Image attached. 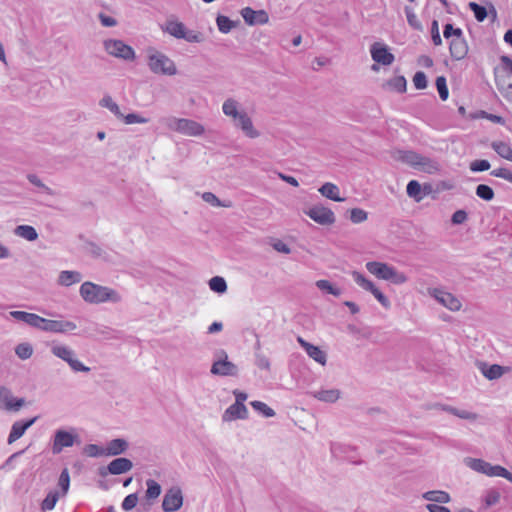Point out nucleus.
<instances>
[{
    "label": "nucleus",
    "mask_w": 512,
    "mask_h": 512,
    "mask_svg": "<svg viewBox=\"0 0 512 512\" xmlns=\"http://www.w3.org/2000/svg\"><path fill=\"white\" fill-rule=\"evenodd\" d=\"M167 126L170 129L187 136H201L205 132L202 124L185 118L170 117L167 120Z\"/></svg>",
    "instance_id": "nucleus-1"
},
{
    "label": "nucleus",
    "mask_w": 512,
    "mask_h": 512,
    "mask_svg": "<svg viewBox=\"0 0 512 512\" xmlns=\"http://www.w3.org/2000/svg\"><path fill=\"white\" fill-rule=\"evenodd\" d=\"M106 52L116 58L133 61L135 59L134 49L125 44L122 40L108 39L103 42Z\"/></svg>",
    "instance_id": "nucleus-2"
},
{
    "label": "nucleus",
    "mask_w": 512,
    "mask_h": 512,
    "mask_svg": "<svg viewBox=\"0 0 512 512\" xmlns=\"http://www.w3.org/2000/svg\"><path fill=\"white\" fill-rule=\"evenodd\" d=\"M148 66L156 74L175 75L177 73L174 62L162 53L149 56Z\"/></svg>",
    "instance_id": "nucleus-3"
},
{
    "label": "nucleus",
    "mask_w": 512,
    "mask_h": 512,
    "mask_svg": "<svg viewBox=\"0 0 512 512\" xmlns=\"http://www.w3.org/2000/svg\"><path fill=\"white\" fill-rule=\"evenodd\" d=\"M133 468V462L125 457H118L113 459L107 466L100 467L98 474L101 477L107 475H121L129 472Z\"/></svg>",
    "instance_id": "nucleus-4"
},
{
    "label": "nucleus",
    "mask_w": 512,
    "mask_h": 512,
    "mask_svg": "<svg viewBox=\"0 0 512 512\" xmlns=\"http://www.w3.org/2000/svg\"><path fill=\"white\" fill-rule=\"evenodd\" d=\"M51 352L58 358L64 360L69 364V366L76 372H88L90 371L89 367H86L77 359H74V352L67 346L64 345H54L51 348Z\"/></svg>",
    "instance_id": "nucleus-5"
},
{
    "label": "nucleus",
    "mask_w": 512,
    "mask_h": 512,
    "mask_svg": "<svg viewBox=\"0 0 512 512\" xmlns=\"http://www.w3.org/2000/svg\"><path fill=\"white\" fill-rule=\"evenodd\" d=\"M304 212L313 221L323 226L332 225L336 221L334 212L330 208L322 205H315Z\"/></svg>",
    "instance_id": "nucleus-6"
},
{
    "label": "nucleus",
    "mask_w": 512,
    "mask_h": 512,
    "mask_svg": "<svg viewBox=\"0 0 512 512\" xmlns=\"http://www.w3.org/2000/svg\"><path fill=\"white\" fill-rule=\"evenodd\" d=\"M183 505V494L179 487H171L166 491L163 501L162 509L165 512H175L179 510Z\"/></svg>",
    "instance_id": "nucleus-7"
},
{
    "label": "nucleus",
    "mask_w": 512,
    "mask_h": 512,
    "mask_svg": "<svg viewBox=\"0 0 512 512\" xmlns=\"http://www.w3.org/2000/svg\"><path fill=\"white\" fill-rule=\"evenodd\" d=\"M129 448V443L124 438H115L107 442L105 446H98V456L113 457L124 454Z\"/></svg>",
    "instance_id": "nucleus-8"
},
{
    "label": "nucleus",
    "mask_w": 512,
    "mask_h": 512,
    "mask_svg": "<svg viewBox=\"0 0 512 512\" xmlns=\"http://www.w3.org/2000/svg\"><path fill=\"white\" fill-rule=\"evenodd\" d=\"M37 329L47 332L65 333L75 330L76 324L71 321L50 320L40 316L39 326Z\"/></svg>",
    "instance_id": "nucleus-9"
},
{
    "label": "nucleus",
    "mask_w": 512,
    "mask_h": 512,
    "mask_svg": "<svg viewBox=\"0 0 512 512\" xmlns=\"http://www.w3.org/2000/svg\"><path fill=\"white\" fill-rule=\"evenodd\" d=\"M370 53L374 62L384 66L391 65L395 60V56L390 52L387 45L379 42L371 45Z\"/></svg>",
    "instance_id": "nucleus-10"
},
{
    "label": "nucleus",
    "mask_w": 512,
    "mask_h": 512,
    "mask_svg": "<svg viewBox=\"0 0 512 512\" xmlns=\"http://www.w3.org/2000/svg\"><path fill=\"white\" fill-rule=\"evenodd\" d=\"M77 436L71 432L59 429L55 432L52 452L53 454H59L64 448L72 447L75 443Z\"/></svg>",
    "instance_id": "nucleus-11"
},
{
    "label": "nucleus",
    "mask_w": 512,
    "mask_h": 512,
    "mask_svg": "<svg viewBox=\"0 0 512 512\" xmlns=\"http://www.w3.org/2000/svg\"><path fill=\"white\" fill-rule=\"evenodd\" d=\"M430 295L451 311H458L461 308V302L449 292L434 288L430 291Z\"/></svg>",
    "instance_id": "nucleus-12"
},
{
    "label": "nucleus",
    "mask_w": 512,
    "mask_h": 512,
    "mask_svg": "<svg viewBox=\"0 0 512 512\" xmlns=\"http://www.w3.org/2000/svg\"><path fill=\"white\" fill-rule=\"evenodd\" d=\"M241 16L249 26L263 25L269 21V15L265 10H254L251 7L243 8Z\"/></svg>",
    "instance_id": "nucleus-13"
},
{
    "label": "nucleus",
    "mask_w": 512,
    "mask_h": 512,
    "mask_svg": "<svg viewBox=\"0 0 512 512\" xmlns=\"http://www.w3.org/2000/svg\"><path fill=\"white\" fill-rule=\"evenodd\" d=\"M234 125L240 128L248 138L254 139L260 136L259 131L253 126L252 119L245 111H241L239 116L234 119Z\"/></svg>",
    "instance_id": "nucleus-14"
},
{
    "label": "nucleus",
    "mask_w": 512,
    "mask_h": 512,
    "mask_svg": "<svg viewBox=\"0 0 512 512\" xmlns=\"http://www.w3.org/2000/svg\"><path fill=\"white\" fill-rule=\"evenodd\" d=\"M210 372L218 376H237L238 367L228 359H216L211 366Z\"/></svg>",
    "instance_id": "nucleus-15"
},
{
    "label": "nucleus",
    "mask_w": 512,
    "mask_h": 512,
    "mask_svg": "<svg viewBox=\"0 0 512 512\" xmlns=\"http://www.w3.org/2000/svg\"><path fill=\"white\" fill-rule=\"evenodd\" d=\"M449 51L452 59L456 61L464 59L468 53V44L464 36L453 38L449 44Z\"/></svg>",
    "instance_id": "nucleus-16"
},
{
    "label": "nucleus",
    "mask_w": 512,
    "mask_h": 512,
    "mask_svg": "<svg viewBox=\"0 0 512 512\" xmlns=\"http://www.w3.org/2000/svg\"><path fill=\"white\" fill-rule=\"evenodd\" d=\"M248 410L245 404L234 403L230 405L223 413L222 419L225 422L233 421L236 419H247Z\"/></svg>",
    "instance_id": "nucleus-17"
},
{
    "label": "nucleus",
    "mask_w": 512,
    "mask_h": 512,
    "mask_svg": "<svg viewBox=\"0 0 512 512\" xmlns=\"http://www.w3.org/2000/svg\"><path fill=\"white\" fill-rule=\"evenodd\" d=\"M393 266L378 261H370L366 263V269L379 279L389 280V275L392 271Z\"/></svg>",
    "instance_id": "nucleus-18"
},
{
    "label": "nucleus",
    "mask_w": 512,
    "mask_h": 512,
    "mask_svg": "<svg viewBox=\"0 0 512 512\" xmlns=\"http://www.w3.org/2000/svg\"><path fill=\"white\" fill-rule=\"evenodd\" d=\"M36 419L37 418L34 417V418H31L26 421L14 422L11 427L10 434L8 436V443L12 444L16 440H18L20 437H22L24 435V433L26 432V430L35 423Z\"/></svg>",
    "instance_id": "nucleus-19"
},
{
    "label": "nucleus",
    "mask_w": 512,
    "mask_h": 512,
    "mask_svg": "<svg viewBox=\"0 0 512 512\" xmlns=\"http://www.w3.org/2000/svg\"><path fill=\"white\" fill-rule=\"evenodd\" d=\"M508 370V367H504L499 364L488 365L485 362L480 363L481 373L483 374L484 377H486L489 380L499 379Z\"/></svg>",
    "instance_id": "nucleus-20"
},
{
    "label": "nucleus",
    "mask_w": 512,
    "mask_h": 512,
    "mask_svg": "<svg viewBox=\"0 0 512 512\" xmlns=\"http://www.w3.org/2000/svg\"><path fill=\"white\" fill-rule=\"evenodd\" d=\"M431 408H434V409H440V410H443V411H446L454 416H457L461 419H465V420H476L477 419V414L476 413H473V412H470V411H467V410H460V409H457L455 407H452L450 405H445V404H440V403H436L434 404L433 406H431Z\"/></svg>",
    "instance_id": "nucleus-21"
},
{
    "label": "nucleus",
    "mask_w": 512,
    "mask_h": 512,
    "mask_svg": "<svg viewBox=\"0 0 512 512\" xmlns=\"http://www.w3.org/2000/svg\"><path fill=\"white\" fill-rule=\"evenodd\" d=\"M9 316L31 327L37 328L39 326L40 316L37 314L25 311H11Z\"/></svg>",
    "instance_id": "nucleus-22"
},
{
    "label": "nucleus",
    "mask_w": 512,
    "mask_h": 512,
    "mask_svg": "<svg viewBox=\"0 0 512 512\" xmlns=\"http://www.w3.org/2000/svg\"><path fill=\"white\" fill-rule=\"evenodd\" d=\"M121 301L120 294L109 287L98 285V303L111 302L118 303Z\"/></svg>",
    "instance_id": "nucleus-23"
},
{
    "label": "nucleus",
    "mask_w": 512,
    "mask_h": 512,
    "mask_svg": "<svg viewBox=\"0 0 512 512\" xmlns=\"http://www.w3.org/2000/svg\"><path fill=\"white\" fill-rule=\"evenodd\" d=\"M466 464L472 470L482 473L487 476H491V470L493 465L483 459L467 458Z\"/></svg>",
    "instance_id": "nucleus-24"
},
{
    "label": "nucleus",
    "mask_w": 512,
    "mask_h": 512,
    "mask_svg": "<svg viewBox=\"0 0 512 512\" xmlns=\"http://www.w3.org/2000/svg\"><path fill=\"white\" fill-rule=\"evenodd\" d=\"M81 280L82 275L80 272L65 270L60 272L57 282L61 286L69 287L73 284L79 283Z\"/></svg>",
    "instance_id": "nucleus-25"
},
{
    "label": "nucleus",
    "mask_w": 512,
    "mask_h": 512,
    "mask_svg": "<svg viewBox=\"0 0 512 512\" xmlns=\"http://www.w3.org/2000/svg\"><path fill=\"white\" fill-rule=\"evenodd\" d=\"M422 156L423 155L413 150H399L397 159L416 169L419 161H421Z\"/></svg>",
    "instance_id": "nucleus-26"
},
{
    "label": "nucleus",
    "mask_w": 512,
    "mask_h": 512,
    "mask_svg": "<svg viewBox=\"0 0 512 512\" xmlns=\"http://www.w3.org/2000/svg\"><path fill=\"white\" fill-rule=\"evenodd\" d=\"M422 498L427 501L434 502V504H436V503L446 504L451 501L450 494L448 492L442 491V490L427 491L422 494Z\"/></svg>",
    "instance_id": "nucleus-27"
},
{
    "label": "nucleus",
    "mask_w": 512,
    "mask_h": 512,
    "mask_svg": "<svg viewBox=\"0 0 512 512\" xmlns=\"http://www.w3.org/2000/svg\"><path fill=\"white\" fill-rule=\"evenodd\" d=\"M319 192L321 193L322 196H324L330 200L336 201V202H342L345 200L344 198L339 196L338 186L331 182L324 183L319 188Z\"/></svg>",
    "instance_id": "nucleus-28"
},
{
    "label": "nucleus",
    "mask_w": 512,
    "mask_h": 512,
    "mask_svg": "<svg viewBox=\"0 0 512 512\" xmlns=\"http://www.w3.org/2000/svg\"><path fill=\"white\" fill-rule=\"evenodd\" d=\"M14 234L28 241H35L38 239V233L36 229L30 225H18L14 229Z\"/></svg>",
    "instance_id": "nucleus-29"
},
{
    "label": "nucleus",
    "mask_w": 512,
    "mask_h": 512,
    "mask_svg": "<svg viewBox=\"0 0 512 512\" xmlns=\"http://www.w3.org/2000/svg\"><path fill=\"white\" fill-rule=\"evenodd\" d=\"M164 30L173 37L182 39L185 37L186 26L179 21H167Z\"/></svg>",
    "instance_id": "nucleus-30"
},
{
    "label": "nucleus",
    "mask_w": 512,
    "mask_h": 512,
    "mask_svg": "<svg viewBox=\"0 0 512 512\" xmlns=\"http://www.w3.org/2000/svg\"><path fill=\"white\" fill-rule=\"evenodd\" d=\"M416 169L428 174H434L439 171L440 167L437 161L429 157L422 156L421 161H419Z\"/></svg>",
    "instance_id": "nucleus-31"
},
{
    "label": "nucleus",
    "mask_w": 512,
    "mask_h": 512,
    "mask_svg": "<svg viewBox=\"0 0 512 512\" xmlns=\"http://www.w3.org/2000/svg\"><path fill=\"white\" fill-rule=\"evenodd\" d=\"M313 396L323 402L334 403L340 397V391L338 389L320 390L313 393Z\"/></svg>",
    "instance_id": "nucleus-32"
},
{
    "label": "nucleus",
    "mask_w": 512,
    "mask_h": 512,
    "mask_svg": "<svg viewBox=\"0 0 512 512\" xmlns=\"http://www.w3.org/2000/svg\"><path fill=\"white\" fill-rule=\"evenodd\" d=\"M491 147L500 157L512 162V148L509 144L503 141H494Z\"/></svg>",
    "instance_id": "nucleus-33"
},
{
    "label": "nucleus",
    "mask_w": 512,
    "mask_h": 512,
    "mask_svg": "<svg viewBox=\"0 0 512 512\" xmlns=\"http://www.w3.org/2000/svg\"><path fill=\"white\" fill-rule=\"evenodd\" d=\"M80 295L85 301L96 302V285L92 282H84L80 287Z\"/></svg>",
    "instance_id": "nucleus-34"
},
{
    "label": "nucleus",
    "mask_w": 512,
    "mask_h": 512,
    "mask_svg": "<svg viewBox=\"0 0 512 512\" xmlns=\"http://www.w3.org/2000/svg\"><path fill=\"white\" fill-rule=\"evenodd\" d=\"M406 193L410 198H413L416 202H420L423 199L422 185L417 180H411L408 182L406 187Z\"/></svg>",
    "instance_id": "nucleus-35"
},
{
    "label": "nucleus",
    "mask_w": 512,
    "mask_h": 512,
    "mask_svg": "<svg viewBox=\"0 0 512 512\" xmlns=\"http://www.w3.org/2000/svg\"><path fill=\"white\" fill-rule=\"evenodd\" d=\"M310 358L321 365H325L327 361V355L324 351H322L318 346L311 344L305 350Z\"/></svg>",
    "instance_id": "nucleus-36"
},
{
    "label": "nucleus",
    "mask_w": 512,
    "mask_h": 512,
    "mask_svg": "<svg viewBox=\"0 0 512 512\" xmlns=\"http://www.w3.org/2000/svg\"><path fill=\"white\" fill-rule=\"evenodd\" d=\"M62 495L60 494L59 491L57 490H53V491H50L47 496L44 498V500L42 501L41 503V509L43 511H50L52 509H54L57 501L59 500V498L61 497Z\"/></svg>",
    "instance_id": "nucleus-37"
},
{
    "label": "nucleus",
    "mask_w": 512,
    "mask_h": 512,
    "mask_svg": "<svg viewBox=\"0 0 512 512\" xmlns=\"http://www.w3.org/2000/svg\"><path fill=\"white\" fill-rule=\"evenodd\" d=\"M238 22L232 21L229 17L224 15H218L216 18V24L221 33L227 34L234 27H236Z\"/></svg>",
    "instance_id": "nucleus-38"
},
{
    "label": "nucleus",
    "mask_w": 512,
    "mask_h": 512,
    "mask_svg": "<svg viewBox=\"0 0 512 512\" xmlns=\"http://www.w3.org/2000/svg\"><path fill=\"white\" fill-rule=\"evenodd\" d=\"M316 287L319 290H321L327 294L334 295L336 297H338L342 294L341 289L335 287L334 285H332V283L330 281L325 280V279L318 280L316 282Z\"/></svg>",
    "instance_id": "nucleus-39"
},
{
    "label": "nucleus",
    "mask_w": 512,
    "mask_h": 512,
    "mask_svg": "<svg viewBox=\"0 0 512 512\" xmlns=\"http://www.w3.org/2000/svg\"><path fill=\"white\" fill-rule=\"evenodd\" d=\"M385 85L398 93H404L406 91L407 81L404 76H396L389 79Z\"/></svg>",
    "instance_id": "nucleus-40"
},
{
    "label": "nucleus",
    "mask_w": 512,
    "mask_h": 512,
    "mask_svg": "<svg viewBox=\"0 0 512 512\" xmlns=\"http://www.w3.org/2000/svg\"><path fill=\"white\" fill-rule=\"evenodd\" d=\"M237 105V101L232 98L225 100L222 106L223 113L234 120L241 113V111H238Z\"/></svg>",
    "instance_id": "nucleus-41"
},
{
    "label": "nucleus",
    "mask_w": 512,
    "mask_h": 512,
    "mask_svg": "<svg viewBox=\"0 0 512 512\" xmlns=\"http://www.w3.org/2000/svg\"><path fill=\"white\" fill-rule=\"evenodd\" d=\"M209 288L216 293L223 294L227 291V283L221 276H214L209 280Z\"/></svg>",
    "instance_id": "nucleus-42"
},
{
    "label": "nucleus",
    "mask_w": 512,
    "mask_h": 512,
    "mask_svg": "<svg viewBox=\"0 0 512 512\" xmlns=\"http://www.w3.org/2000/svg\"><path fill=\"white\" fill-rule=\"evenodd\" d=\"M404 12L406 14L408 24L417 31H422L423 26L422 23L418 20L414 10L410 6H405Z\"/></svg>",
    "instance_id": "nucleus-43"
},
{
    "label": "nucleus",
    "mask_w": 512,
    "mask_h": 512,
    "mask_svg": "<svg viewBox=\"0 0 512 512\" xmlns=\"http://www.w3.org/2000/svg\"><path fill=\"white\" fill-rule=\"evenodd\" d=\"M250 405L255 411L261 413L266 418L275 416V411L262 401L254 400L250 402Z\"/></svg>",
    "instance_id": "nucleus-44"
},
{
    "label": "nucleus",
    "mask_w": 512,
    "mask_h": 512,
    "mask_svg": "<svg viewBox=\"0 0 512 512\" xmlns=\"http://www.w3.org/2000/svg\"><path fill=\"white\" fill-rule=\"evenodd\" d=\"M468 7L474 13V17L478 22H483L487 18L488 11L486 7L476 2H469Z\"/></svg>",
    "instance_id": "nucleus-45"
},
{
    "label": "nucleus",
    "mask_w": 512,
    "mask_h": 512,
    "mask_svg": "<svg viewBox=\"0 0 512 512\" xmlns=\"http://www.w3.org/2000/svg\"><path fill=\"white\" fill-rule=\"evenodd\" d=\"M15 354L21 359V360H27L29 359L33 354V347L30 343L24 342L20 343L15 347Z\"/></svg>",
    "instance_id": "nucleus-46"
},
{
    "label": "nucleus",
    "mask_w": 512,
    "mask_h": 512,
    "mask_svg": "<svg viewBox=\"0 0 512 512\" xmlns=\"http://www.w3.org/2000/svg\"><path fill=\"white\" fill-rule=\"evenodd\" d=\"M146 498L147 499H156L161 494V486L158 482L153 479H148L146 481Z\"/></svg>",
    "instance_id": "nucleus-47"
},
{
    "label": "nucleus",
    "mask_w": 512,
    "mask_h": 512,
    "mask_svg": "<svg viewBox=\"0 0 512 512\" xmlns=\"http://www.w3.org/2000/svg\"><path fill=\"white\" fill-rule=\"evenodd\" d=\"M472 119L484 118L490 120L493 123L503 125L505 123V119L499 115L488 113L484 110H479L476 113L470 116Z\"/></svg>",
    "instance_id": "nucleus-48"
},
{
    "label": "nucleus",
    "mask_w": 512,
    "mask_h": 512,
    "mask_svg": "<svg viewBox=\"0 0 512 512\" xmlns=\"http://www.w3.org/2000/svg\"><path fill=\"white\" fill-rule=\"evenodd\" d=\"M475 193L479 198L485 201H491L494 199L495 196L494 190L489 185L486 184H479L476 187Z\"/></svg>",
    "instance_id": "nucleus-49"
},
{
    "label": "nucleus",
    "mask_w": 512,
    "mask_h": 512,
    "mask_svg": "<svg viewBox=\"0 0 512 512\" xmlns=\"http://www.w3.org/2000/svg\"><path fill=\"white\" fill-rule=\"evenodd\" d=\"M100 105L108 108L118 119H121L123 117V114L121 113L119 106L117 105V103L113 101V99L110 96H104L100 101Z\"/></svg>",
    "instance_id": "nucleus-50"
},
{
    "label": "nucleus",
    "mask_w": 512,
    "mask_h": 512,
    "mask_svg": "<svg viewBox=\"0 0 512 512\" xmlns=\"http://www.w3.org/2000/svg\"><path fill=\"white\" fill-rule=\"evenodd\" d=\"M435 85L439 93V97L441 100L445 101L448 99L449 90L447 86V81L444 76H438L435 80Z\"/></svg>",
    "instance_id": "nucleus-51"
},
{
    "label": "nucleus",
    "mask_w": 512,
    "mask_h": 512,
    "mask_svg": "<svg viewBox=\"0 0 512 512\" xmlns=\"http://www.w3.org/2000/svg\"><path fill=\"white\" fill-rule=\"evenodd\" d=\"M58 486L61 489L60 494L62 496H65L67 494V492L69 490V486H70V475H69L67 468L63 469L62 472L60 473V476L58 479Z\"/></svg>",
    "instance_id": "nucleus-52"
},
{
    "label": "nucleus",
    "mask_w": 512,
    "mask_h": 512,
    "mask_svg": "<svg viewBox=\"0 0 512 512\" xmlns=\"http://www.w3.org/2000/svg\"><path fill=\"white\" fill-rule=\"evenodd\" d=\"M352 277L354 281L366 291L373 287L374 283L371 280L367 279L362 273L358 271H353Z\"/></svg>",
    "instance_id": "nucleus-53"
},
{
    "label": "nucleus",
    "mask_w": 512,
    "mask_h": 512,
    "mask_svg": "<svg viewBox=\"0 0 512 512\" xmlns=\"http://www.w3.org/2000/svg\"><path fill=\"white\" fill-rule=\"evenodd\" d=\"M368 213L361 208H353L350 210V220L352 223L359 224L366 221Z\"/></svg>",
    "instance_id": "nucleus-54"
},
{
    "label": "nucleus",
    "mask_w": 512,
    "mask_h": 512,
    "mask_svg": "<svg viewBox=\"0 0 512 512\" xmlns=\"http://www.w3.org/2000/svg\"><path fill=\"white\" fill-rule=\"evenodd\" d=\"M443 36L446 39H449L451 37L453 38H460L463 36V31L460 28H455L453 24L447 23L444 25L443 28Z\"/></svg>",
    "instance_id": "nucleus-55"
},
{
    "label": "nucleus",
    "mask_w": 512,
    "mask_h": 512,
    "mask_svg": "<svg viewBox=\"0 0 512 512\" xmlns=\"http://www.w3.org/2000/svg\"><path fill=\"white\" fill-rule=\"evenodd\" d=\"M138 500L139 498L137 493L129 494L122 501L121 507L124 511H131L136 507Z\"/></svg>",
    "instance_id": "nucleus-56"
},
{
    "label": "nucleus",
    "mask_w": 512,
    "mask_h": 512,
    "mask_svg": "<svg viewBox=\"0 0 512 512\" xmlns=\"http://www.w3.org/2000/svg\"><path fill=\"white\" fill-rule=\"evenodd\" d=\"M202 199L206 203L214 206V207H229L228 204H224L214 193L212 192H204L202 194Z\"/></svg>",
    "instance_id": "nucleus-57"
},
{
    "label": "nucleus",
    "mask_w": 512,
    "mask_h": 512,
    "mask_svg": "<svg viewBox=\"0 0 512 512\" xmlns=\"http://www.w3.org/2000/svg\"><path fill=\"white\" fill-rule=\"evenodd\" d=\"M413 84L418 90L427 88L428 81L426 74L422 71H417L413 76Z\"/></svg>",
    "instance_id": "nucleus-58"
},
{
    "label": "nucleus",
    "mask_w": 512,
    "mask_h": 512,
    "mask_svg": "<svg viewBox=\"0 0 512 512\" xmlns=\"http://www.w3.org/2000/svg\"><path fill=\"white\" fill-rule=\"evenodd\" d=\"M373 296L379 301V303L386 309L390 308L391 303L389 299L373 284L369 290Z\"/></svg>",
    "instance_id": "nucleus-59"
},
{
    "label": "nucleus",
    "mask_w": 512,
    "mask_h": 512,
    "mask_svg": "<svg viewBox=\"0 0 512 512\" xmlns=\"http://www.w3.org/2000/svg\"><path fill=\"white\" fill-rule=\"evenodd\" d=\"M491 167L490 162L485 159L475 160L470 163V170L472 172H483L489 170Z\"/></svg>",
    "instance_id": "nucleus-60"
},
{
    "label": "nucleus",
    "mask_w": 512,
    "mask_h": 512,
    "mask_svg": "<svg viewBox=\"0 0 512 512\" xmlns=\"http://www.w3.org/2000/svg\"><path fill=\"white\" fill-rule=\"evenodd\" d=\"M119 337L120 333L111 328L104 327L102 330L98 329V340L117 339Z\"/></svg>",
    "instance_id": "nucleus-61"
},
{
    "label": "nucleus",
    "mask_w": 512,
    "mask_h": 512,
    "mask_svg": "<svg viewBox=\"0 0 512 512\" xmlns=\"http://www.w3.org/2000/svg\"><path fill=\"white\" fill-rule=\"evenodd\" d=\"M388 277V281H391L393 284L396 285L404 284L408 280L407 276L404 273L397 271L394 267L392 268V271Z\"/></svg>",
    "instance_id": "nucleus-62"
},
{
    "label": "nucleus",
    "mask_w": 512,
    "mask_h": 512,
    "mask_svg": "<svg viewBox=\"0 0 512 512\" xmlns=\"http://www.w3.org/2000/svg\"><path fill=\"white\" fill-rule=\"evenodd\" d=\"M27 179L31 184L35 185L38 188H41L47 194L53 195V191L48 186H46L37 175L28 174Z\"/></svg>",
    "instance_id": "nucleus-63"
},
{
    "label": "nucleus",
    "mask_w": 512,
    "mask_h": 512,
    "mask_svg": "<svg viewBox=\"0 0 512 512\" xmlns=\"http://www.w3.org/2000/svg\"><path fill=\"white\" fill-rule=\"evenodd\" d=\"M255 365L264 370H270V360L261 352H255Z\"/></svg>",
    "instance_id": "nucleus-64"
}]
</instances>
